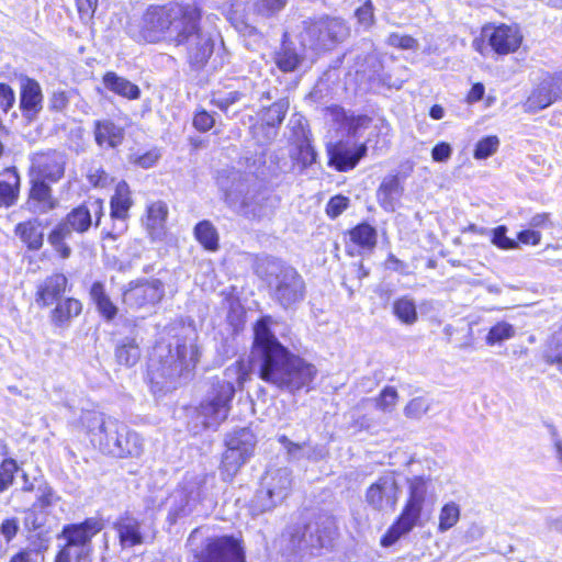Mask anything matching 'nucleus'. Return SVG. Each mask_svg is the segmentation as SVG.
Here are the masks:
<instances>
[{"mask_svg": "<svg viewBox=\"0 0 562 562\" xmlns=\"http://www.w3.org/2000/svg\"><path fill=\"white\" fill-rule=\"evenodd\" d=\"M38 508L32 506L25 510L23 525L27 530H36L44 525V517L38 513Z\"/></svg>", "mask_w": 562, "mask_h": 562, "instance_id": "obj_62", "label": "nucleus"}, {"mask_svg": "<svg viewBox=\"0 0 562 562\" xmlns=\"http://www.w3.org/2000/svg\"><path fill=\"white\" fill-rule=\"evenodd\" d=\"M68 286V279L63 273H53L36 285L35 302L40 307H47L58 302Z\"/></svg>", "mask_w": 562, "mask_h": 562, "instance_id": "obj_22", "label": "nucleus"}, {"mask_svg": "<svg viewBox=\"0 0 562 562\" xmlns=\"http://www.w3.org/2000/svg\"><path fill=\"white\" fill-rule=\"evenodd\" d=\"M133 204L130 186L125 181H120L110 201V216L114 223L112 229L106 232V237L116 239L127 229V220Z\"/></svg>", "mask_w": 562, "mask_h": 562, "instance_id": "obj_15", "label": "nucleus"}, {"mask_svg": "<svg viewBox=\"0 0 562 562\" xmlns=\"http://www.w3.org/2000/svg\"><path fill=\"white\" fill-rule=\"evenodd\" d=\"M79 425L85 429L90 441L102 453H119L117 438L123 436L125 424L116 418L105 416L97 411H82L78 420Z\"/></svg>", "mask_w": 562, "mask_h": 562, "instance_id": "obj_8", "label": "nucleus"}, {"mask_svg": "<svg viewBox=\"0 0 562 562\" xmlns=\"http://www.w3.org/2000/svg\"><path fill=\"white\" fill-rule=\"evenodd\" d=\"M102 215L103 203L101 200H94L75 207L54 229L68 236H71L74 232L83 234L91 227L92 216L95 217V226H99Z\"/></svg>", "mask_w": 562, "mask_h": 562, "instance_id": "obj_13", "label": "nucleus"}, {"mask_svg": "<svg viewBox=\"0 0 562 562\" xmlns=\"http://www.w3.org/2000/svg\"><path fill=\"white\" fill-rule=\"evenodd\" d=\"M57 201L52 196V190L42 179L32 178V188L27 201L29 209L33 213L44 214L57 206Z\"/></svg>", "mask_w": 562, "mask_h": 562, "instance_id": "obj_27", "label": "nucleus"}, {"mask_svg": "<svg viewBox=\"0 0 562 562\" xmlns=\"http://www.w3.org/2000/svg\"><path fill=\"white\" fill-rule=\"evenodd\" d=\"M102 529L100 520L94 518L86 519L81 524H72L64 527L61 536L66 544L91 546V539Z\"/></svg>", "mask_w": 562, "mask_h": 562, "instance_id": "obj_24", "label": "nucleus"}, {"mask_svg": "<svg viewBox=\"0 0 562 562\" xmlns=\"http://www.w3.org/2000/svg\"><path fill=\"white\" fill-rule=\"evenodd\" d=\"M99 0H76L77 9L80 19L83 22H89L95 12Z\"/></svg>", "mask_w": 562, "mask_h": 562, "instance_id": "obj_63", "label": "nucleus"}, {"mask_svg": "<svg viewBox=\"0 0 562 562\" xmlns=\"http://www.w3.org/2000/svg\"><path fill=\"white\" fill-rule=\"evenodd\" d=\"M206 474L186 476L183 483L169 497V519L171 522L193 512L203 495Z\"/></svg>", "mask_w": 562, "mask_h": 562, "instance_id": "obj_10", "label": "nucleus"}, {"mask_svg": "<svg viewBox=\"0 0 562 562\" xmlns=\"http://www.w3.org/2000/svg\"><path fill=\"white\" fill-rule=\"evenodd\" d=\"M348 198L344 195H335L327 203L326 213L329 217L336 218L348 207Z\"/></svg>", "mask_w": 562, "mask_h": 562, "instance_id": "obj_59", "label": "nucleus"}, {"mask_svg": "<svg viewBox=\"0 0 562 562\" xmlns=\"http://www.w3.org/2000/svg\"><path fill=\"white\" fill-rule=\"evenodd\" d=\"M198 362V347L176 340L175 345L158 342L148 361V375L159 390L175 389L181 378H188Z\"/></svg>", "mask_w": 562, "mask_h": 562, "instance_id": "obj_3", "label": "nucleus"}, {"mask_svg": "<svg viewBox=\"0 0 562 562\" xmlns=\"http://www.w3.org/2000/svg\"><path fill=\"white\" fill-rule=\"evenodd\" d=\"M257 439L255 434L249 428H239L228 434L225 440L226 447L244 456H250L254 452Z\"/></svg>", "mask_w": 562, "mask_h": 562, "instance_id": "obj_33", "label": "nucleus"}, {"mask_svg": "<svg viewBox=\"0 0 562 562\" xmlns=\"http://www.w3.org/2000/svg\"><path fill=\"white\" fill-rule=\"evenodd\" d=\"M224 374L229 380H213L196 408V416L204 428L216 429L226 420L235 396V385L231 380H236L238 385L243 386L249 380V363L243 359L237 360Z\"/></svg>", "mask_w": 562, "mask_h": 562, "instance_id": "obj_4", "label": "nucleus"}, {"mask_svg": "<svg viewBox=\"0 0 562 562\" xmlns=\"http://www.w3.org/2000/svg\"><path fill=\"white\" fill-rule=\"evenodd\" d=\"M270 318H260L254 328V368L265 382L281 391L295 393L310 389L316 368L291 353L271 333Z\"/></svg>", "mask_w": 562, "mask_h": 562, "instance_id": "obj_2", "label": "nucleus"}, {"mask_svg": "<svg viewBox=\"0 0 562 562\" xmlns=\"http://www.w3.org/2000/svg\"><path fill=\"white\" fill-rule=\"evenodd\" d=\"M165 295L164 283L158 279H142L128 283L123 292V302L130 308L139 310L153 307Z\"/></svg>", "mask_w": 562, "mask_h": 562, "instance_id": "obj_11", "label": "nucleus"}, {"mask_svg": "<svg viewBox=\"0 0 562 562\" xmlns=\"http://www.w3.org/2000/svg\"><path fill=\"white\" fill-rule=\"evenodd\" d=\"M65 156L56 150L37 153L32 158L34 178L57 182L65 172Z\"/></svg>", "mask_w": 562, "mask_h": 562, "instance_id": "obj_18", "label": "nucleus"}, {"mask_svg": "<svg viewBox=\"0 0 562 562\" xmlns=\"http://www.w3.org/2000/svg\"><path fill=\"white\" fill-rule=\"evenodd\" d=\"M349 35L345 21L328 15L318 19H307L302 22L299 40L303 47L325 52L333 49Z\"/></svg>", "mask_w": 562, "mask_h": 562, "instance_id": "obj_7", "label": "nucleus"}, {"mask_svg": "<svg viewBox=\"0 0 562 562\" xmlns=\"http://www.w3.org/2000/svg\"><path fill=\"white\" fill-rule=\"evenodd\" d=\"M394 315L406 325H413L417 322L418 315L416 304L413 299L402 296L394 301L392 306Z\"/></svg>", "mask_w": 562, "mask_h": 562, "instance_id": "obj_44", "label": "nucleus"}, {"mask_svg": "<svg viewBox=\"0 0 562 562\" xmlns=\"http://www.w3.org/2000/svg\"><path fill=\"white\" fill-rule=\"evenodd\" d=\"M403 193L397 176H390L383 179L376 196L380 205L387 212L395 211L397 202Z\"/></svg>", "mask_w": 562, "mask_h": 562, "instance_id": "obj_30", "label": "nucleus"}, {"mask_svg": "<svg viewBox=\"0 0 562 562\" xmlns=\"http://www.w3.org/2000/svg\"><path fill=\"white\" fill-rule=\"evenodd\" d=\"M376 409L383 413H392L398 402V393L393 386H385L375 397Z\"/></svg>", "mask_w": 562, "mask_h": 562, "instance_id": "obj_47", "label": "nucleus"}, {"mask_svg": "<svg viewBox=\"0 0 562 562\" xmlns=\"http://www.w3.org/2000/svg\"><path fill=\"white\" fill-rule=\"evenodd\" d=\"M557 79L546 76L528 97L525 109L528 112H537L552 104L557 99Z\"/></svg>", "mask_w": 562, "mask_h": 562, "instance_id": "obj_25", "label": "nucleus"}, {"mask_svg": "<svg viewBox=\"0 0 562 562\" xmlns=\"http://www.w3.org/2000/svg\"><path fill=\"white\" fill-rule=\"evenodd\" d=\"M432 405L431 398L426 395L412 398L404 407V415L411 419H420Z\"/></svg>", "mask_w": 562, "mask_h": 562, "instance_id": "obj_46", "label": "nucleus"}, {"mask_svg": "<svg viewBox=\"0 0 562 562\" xmlns=\"http://www.w3.org/2000/svg\"><path fill=\"white\" fill-rule=\"evenodd\" d=\"M15 103L14 90L4 82H0V110L8 113Z\"/></svg>", "mask_w": 562, "mask_h": 562, "instance_id": "obj_60", "label": "nucleus"}, {"mask_svg": "<svg viewBox=\"0 0 562 562\" xmlns=\"http://www.w3.org/2000/svg\"><path fill=\"white\" fill-rule=\"evenodd\" d=\"M288 0H256L254 10L257 14L269 18L282 11Z\"/></svg>", "mask_w": 562, "mask_h": 562, "instance_id": "obj_48", "label": "nucleus"}, {"mask_svg": "<svg viewBox=\"0 0 562 562\" xmlns=\"http://www.w3.org/2000/svg\"><path fill=\"white\" fill-rule=\"evenodd\" d=\"M514 335V327L508 323L501 322L490 329L486 337V341L488 345H495L497 342H502L503 340L512 338Z\"/></svg>", "mask_w": 562, "mask_h": 562, "instance_id": "obj_49", "label": "nucleus"}, {"mask_svg": "<svg viewBox=\"0 0 562 562\" xmlns=\"http://www.w3.org/2000/svg\"><path fill=\"white\" fill-rule=\"evenodd\" d=\"M226 202L239 214L251 220H261L272 214V200L266 191L248 189L238 202L234 190L226 192Z\"/></svg>", "mask_w": 562, "mask_h": 562, "instance_id": "obj_12", "label": "nucleus"}, {"mask_svg": "<svg viewBox=\"0 0 562 562\" xmlns=\"http://www.w3.org/2000/svg\"><path fill=\"white\" fill-rule=\"evenodd\" d=\"M82 311V304L79 300L68 297L56 302V306L50 312V322L54 326L66 328L72 318L77 317Z\"/></svg>", "mask_w": 562, "mask_h": 562, "instance_id": "obj_29", "label": "nucleus"}, {"mask_svg": "<svg viewBox=\"0 0 562 562\" xmlns=\"http://www.w3.org/2000/svg\"><path fill=\"white\" fill-rule=\"evenodd\" d=\"M200 20L201 9L195 3L149 5L137 22L130 24L128 34L138 42L166 40L177 47H184L191 66L200 68L214 50V40L202 31Z\"/></svg>", "mask_w": 562, "mask_h": 562, "instance_id": "obj_1", "label": "nucleus"}, {"mask_svg": "<svg viewBox=\"0 0 562 562\" xmlns=\"http://www.w3.org/2000/svg\"><path fill=\"white\" fill-rule=\"evenodd\" d=\"M292 472L288 468L269 469L261 479L260 488L251 501V510L259 515L281 504L290 494Z\"/></svg>", "mask_w": 562, "mask_h": 562, "instance_id": "obj_9", "label": "nucleus"}, {"mask_svg": "<svg viewBox=\"0 0 562 562\" xmlns=\"http://www.w3.org/2000/svg\"><path fill=\"white\" fill-rule=\"evenodd\" d=\"M400 488L393 473L380 476L366 492V502L379 512L394 510L398 501Z\"/></svg>", "mask_w": 562, "mask_h": 562, "instance_id": "obj_14", "label": "nucleus"}, {"mask_svg": "<svg viewBox=\"0 0 562 562\" xmlns=\"http://www.w3.org/2000/svg\"><path fill=\"white\" fill-rule=\"evenodd\" d=\"M20 530V521L16 517H10L0 524V535L7 543L11 542Z\"/></svg>", "mask_w": 562, "mask_h": 562, "instance_id": "obj_58", "label": "nucleus"}, {"mask_svg": "<svg viewBox=\"0 0 562 562\" xmlns=\"http://www.w3.org/2000/svg\"><path fill=\"white\" fill-rule=\"evenodd\" d=\"M438 519V531H448L454 527L460 519V506L454 502L446 503L439 512Z\"/></svg>", "mask_w": 562, "mask_h": 562, "instance_id": "obj_45", "label": "nucleus"}, {"mask_svg": "<svg viewBox=\"0 0 562 562\" xmlns=\"http://www.w3.org/2000/svg\"><path fill=\"white\" fill-rule=\"evenodd\" d=\"M386 43L390 46L408 50H417L419 47V43L416 38L411 35L401 33H391L386 40Z\"/></svg>", "mask_w": 562, "mask_h": 562, "instance_id": "obj_55", "label": "nucleus"}, {"mask_svg": "<svg viewBox=\"0 0 562 562\" xmlns=\"http://www.w3.org/2000/svg\"><path fill=\"white\" fill-rule=\"evenodd\" d=\"M483 34L488 38L491 47L501 55L515 52L521 44L522 36L516 26L502 24L484 27Z\"/></svg>", "mask_w": 562, "mask_h": 562, "instance_id": "obj_20", "label": "nucleus"}, {"mask_svg": "<svg viewBox=\"0 0 562 562\" xmlns=\"http://www.w3.org/2000/svg\"><path fill=\"white\" fill-rule=\"evenodd\" d=\"M115 359L117 363L131 368L140 359V348L133 337H124L119 340L115 347Z\"/></svg>", "mask_w": 562, "mask_h": 562, "instance_id": "obj_35", "label": "nucleus"}, {"mask_svg": "<svg viewBox=\"0 0 562 562\" xmlns=\"http://www.w3.org/2000/svg\"><path fill=\"white\" fill-rule=\"evenodd\" d=\"M542 358L548 364L557 366L562 373V327L548 339Z\"/></svg>", "mask_w": 562, "mask_h": 562, "instance_id": "obj_41", "label": "nucleus"}, {"mask_svg": "<svg viewBox=\"0 0 562 562\" xmlns=\"http://www.w3.org/2000/svg\"><path fill=\"white\" fill-rule=\"evenodd\" d=\"M244 93L237 90L227 91L225 93H214L212 103L217 106L221 111L227 112L228 109L241 100Z\"/></svg>", "mask_w": 562, "mask_h": 562, "instance_id": "obj_51", "label": "nucleus"}, {"mask_svg": "<svg viewBox=\"0 0 562 562\" xmlns=\"http://www.w3.org/2000/svg\"><path fill=\"white\" fill-rule=\"evenodd\" d=\"M435 498L436 494L430 477L424 475L408 477L402 513L381 539V544L390 547L402 536L408 533L418 524L426 503H432Z\"/></svg>", "mask_w": 562, "mask_h": 562, "instance_id": "obj_5", "label": "nucleus"}, {"mask_svg": "<svg viewBox=\"0 0 562 562\" xmlns=\"http://www.w3.org/2000/svg\"><path fill=\"white\" fill-rule=\"evenodd\" d=\"M90 296L99 313L106 319L112 321L117 314V307L113 304L105 293L104 285L101 282H94L90 289Z\"/></svg>", "mask_w": 562, "mask_h": 562, "instance_id": "obj_38", "label": "nucleus"}, {"mask_svg": "<svg viewBox=\"0 0 562 562\" xmlns=\"http://www.w3.org/2000/svg\"><path fill=\"white\" fill-rule=\"evenodd\" d=\"M36 502L32 506L38 509L47 508L57 501V496L55 495L53 488L47 484L40 485L36 488Z\"/></svg>", "mask_w": 562, "mask_h": 562, "instance_id": "obj_57", "label": "nucleus"}, {"mask_svg": "<svg viewBox=\"0 0 562 562\" xmlns=\"http://www.w3.org/2000/svg\"><path fill=\"white\" fill-rule=\"evenodd\" d=\"M70 236L53 229L50 234L48 235V241L54 247V249L59 254V256L63 259H67L71 255L70 247L65 244V239L69 238Z\"/></svg>", "mask_w": 562, "mask_h": 562, "instance_id": "obj_56", "label": "nucleus"}, {"mask_svg": "<svg viewBox=\"0 0 562 562\" xmlns=\"http://www.w3.org/2000/svg\"><path fill=\"white\" fill-rule=\"evenodd\" d=\"M114 529L123 548H132L143 543L140 524L135 517L130 515L121 516L114 522Z\"/></svg>", "mask_w": 562, "mask_h": 562, "instance_id": "obj_28", "label": "nucleus"}, {"mask_svg": "<svg viewBox=\"0 0 562 562\" xmlns=\"http://www.w3.org/2000/svg\"><path fill=\"white\" fill-rule=\"evenodd\" d=\"M349 235L351 241L362 249L372 250L376 246V229L368 223L357 225L350 231Z\"/></svg>", "mask_w": 562, "mask_h": 562, "instance_id": "obj_40", "label": "nucleus"}, {"mask_svg": "<svg viewBox=\"0 0 562 562\" xmlns=\"http://www.w3.org/2000/svg\"><path fill=\"white\" fill-rule=\"evenodd\" d=\"M103 83L110 91L127 99H137L140 93L136 85L113 71H109L103 76Z\"/></svg>", "mask_w": 562, "mask_h": 562, "instance_id": "obj_34", "label": "nucleus"}, {"mask_svg": "<svg viewBox=\"0 0 562 562\" xmlns=\"http://www.w3.org/2000/svg\"><path fill=\"white\" fill-rule=\"evenodd\" d=\"M124 435L117 438V445L116 448L119 453H110L109 456L115 457V458H137L139 457L144 451V441L140 438V436L128 428L127 425H125V430L122 431Z\"/></svg>", "mask_w": 562, "mask_h": 562, "instance_id": "obj_32", "label": "nucleus"}, {"mask_svg": "<svg viewBox=\"0 0 562 562\" xmlns=\"http://www.w3.org/2000/svg\"><path fill=\"white\" fill-rule=\"evenodd\" d=\"M60 551L69 553L70 561L91 562L92 546L65 544Z\"/></svg>", "mask_w": 562, "mask_h": 562, "instance_id": "obj_54", "label": "nucleus"}, {"mask_svg": "<svg viewBox=\"0 0 562 562\" xmlns=\"http://www.w3.org/2000/svg\"><path fill=\"white\" fill-rule=\"evenodd\" d=\"M168 206L164 201H155L146 206L143 225L153 241L164 240L167 235Z\"/></svg>", "mask_w": 562, "mask_h": 562, "instance_id": "obj_23", "label": "nucleus"}, {"mask_svg": "<svg viewBox=\"0 0 562 562\" xmlns=\"http://www.w3.org/2000/svg\"><path fill=\"white\" fill-rule=\"evenodd\" d=\"M249 458L250 456H244L243 452H238L237 450H233L226 447L220 468L223 480H233V477L237 474L239 469L248 461Z\"/></svg>", "mask_w": 562, "mask_h": 562, "instance_id": "obj_37", "label": "nucleus"}, {"mask_svg": "<svg viewBox=\"0 0 562 562\" xmlns=\"http://www.w3.org/2000/svg\"><path fill=\"white\" fill-rule=\"evenodd\" d=\"M279 442L284 447L288 454L293 459L305 458V442L295 443L291 441L286 436L282 435L279 437Z\"/></svg>", "mask_w": 562, "mask_h": 562, "instance_id": "obj_61", "label": "nucleus"}, {"mask_svg": "<svg viewBox=\"0 0 562 562\" xmlns=\"http://www.w3.org/2000/svg\"><path fill=\"white\" fill-rule=\"evenodd\" d=\"M366 154V144L356 146L340 142L328 148L329 164L338 171L353 169Z\"/></svg>", "mask_w": 562, "mask_h": 562, "instance_id": "obj_21", "label": "nucleus"}, {"mask_svg": "<svg viewBox=\"0 0 562 562\" xmlns=\"http://www.w3.org/2000/svg\"><path fill=\"white\" fill-rule=\"evenodd\" d=\"M20 176L15 168H8L0 175V207L13 205L19 196Z\"/></svg>", "mask_w": 562, "mask_h": 562, "instance_id": "obj_31", "label": "nucleus"}, {"mask_svg": "<svg viewBox=\"0 0 562 562\" xmlns=\"http://www.w3.org/2000/svg\"><path fill=\"white\" fill-rule=\"evenodd\" d=\"M15 234L30 250H38L43 246V232L36 220L19 223Z\"/></svg>", "mask_w": 562, "mask_h": 562, "instance_id": "obj_36", "label": "nucleus"}, {"mask_svg": "<svg viewBox=\"0 0 562 562\" xmlns=\"http://www.w3.org/2000/svg\"><path fill=\"white\" fill-rule=\"evenodd\" d=\"M499 140L496 136H487L477 142L474 149L475 159H486L498 148Z\"/></svg>", "mask_w": 562, "mask_h": 562, "instance_id": "obj_52", "label": "nucleus"}, {"mask_svg": "<svg viewBox=\"0 0 562 562\" xmlns=\"http://www.w3.org/2000/svg\"><path fill=\"white\" fill-rule=\"evenodd\" d=\"M198 562H245V555L237 539L223 536L209 540Z\"/></svg>", "mask_w": 562, "mask_h": 562, "instance_id": "obj_16", "label": "nucleus"}, {"mask_svg": "<svg viewBox=\"0 0 562 562\" xmlns=\"http://www.w3.org/2000/svg\"><path fill=\"white\" fill-rule=\"evenodd\" d=\"M159 158H160L159 151L156 149H153L143 155L133 156L132 161L135 165H137L144 169H148V168H151L153 166H155V164L158 161Z\"/></svg>", "mask_w": 562, "mask_h": 562, "instance_id": "obj_64", "label": "nucleus"}, {"mask_svg": "<svg viewBox=\"0 0 562 562\" xmlns=\"http://www.w3.org/2000/svg\"><path fill=\"white\" fill-rule=\"evenodd\" d=\"M492 244L495 245L497 248L503 250H510L518 247V243L509 237L506 236L507 227L504 225L497 226L496 228L492 229Z\"/></svg>", "mask_w": 562, "mask_h": 562, "instance_id": "obj_53", "label": "nucleus"}, {"mask_svg": "<svg viewBox=\"0 0 562 562\" xmlns=\"http://www.w3.org/2000/svg\"><path fill=\"white\" fill-rule=\"evenodd\" d=\"M336 530L334 522L326 519L322 524L308 525L301 538L292 536V550H321L333 544Z\"/></svg>", "mask_w": 562, "mask_h": 562, "instance_id": "obj_17", "label": "nucleus"}, {"mask_svg": "<svg viewBox=\"0 0 562 562\" xmlns=\"http://www.w3.org/2000/svg\"><path fill=\"white\" fill-rule=\"evenodd\" d=\"M93 135L101 148H116L124 139V130L109 119L97 120L93 124Z\"/></svg>", "mask_w": 562, "mask_h": 562, "instance_id": "obj_26", "label": "nucleus"}, {"mask_svg": "<svg viewBox=\"0 0 562 562\" xmlns=\"http://www.w3.org/2000/svg\"><path fill=\"white\" fill-rule=\"evenodd\" d=\"M196 240L207 250L214 251L218 248V234L210 221H201L194 227Z\"/></svg>", "mask_w": 562, "mask_h": 562, "instance_id": "obj_43", "label": "nucleus"}, {"mask_svg": "<svg viewBox=\"0 0 562 562\" xmlns=\"http://www.w3.org/2000/svg\"><path fill=\"white\" fill-rule=\"evenodd\" d=\"M19 468L13 459H4L0 464V493L9 488Z\"/></svg>", "mask_w": 562, "mask_h": 562, "instance_id": "obj_50", "label": "nucleus"}, {"mask_svg": "<svg viewBox=\"0 0 562 562\" xmlns=\"http://www.w3.org/2000/svg\"><path fill=\"white\" fill-rule=\"evenodd\" d=\"M44 95L41 85L27 76L20 77V102L19 106L23 116L33 121L43 110Z\"/></svg>", "mask_w": 562, "mask_h": 562, "instance_id": "obj_19", "label": "nucleus"}, {"mask_svg": "<svg viewBox=\"0 0 562 562\" xmlns=\"http://www.w3.org/2000/svg\"><path fill=\"white\" fill-rule=\"evenodd\" d=\"M303 60V56L297 53L292 43L283 41L280 50L276 55V64L284 72L294 71Z\"/></svg>", "mask_w": 562, "mask_h": 562, "instance_id": "obj_39", "label": "nucleus"}, {"mask_svg": "<svg viewBox=\"0 0 562 562\" xmlns=\"http://www.w3.org/2000/svg\"><path fill=\"white\" fill-rule=\"evenodd\" d=\"M267 284L271 299L282 308H294L306 293L305 281L293 268L274 259L267 261Z\"/></svg>", "mask_w": 562, "mask_h": 562, "instance_id": "obj_6", "label": "nucleus"}, {"mask_svg": "<svg viewBox=\"0 0 562 562\" xmlns=\"http://www.w3.org/2000/svg\"><path fill=\"white\" fill-rule=\"evenodd\" d=\"M288 109L289 101L286 99H280L269 108L265 109L261 114L262 124L260 125V128H263L265 126L270 130L278 127L283 122Z\"/></svg>", "mask_w": 562, "mask_h": 562, "instance_id": "obj_42", "label": "nucleus"}]
</instances>
